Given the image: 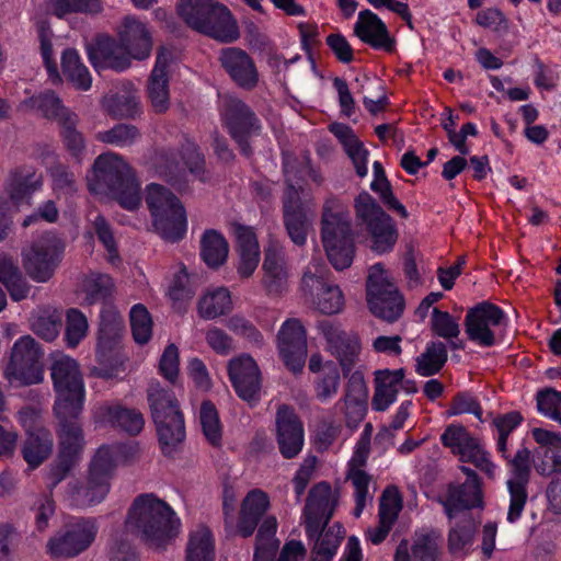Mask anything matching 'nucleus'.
Masks as SVG:
<instances>
[{"label": "nucleus", "mask_w": 561, "mask_h": 561, "mask_svg": "<svg viewBox=\"0 0 561 561\" xmlns=\"http://www.w3.org/2000/svg\"><path fill=\"white\" fill-rule=\"evenodd\" d=\"M48 8L59 19L72 13L98 14L103 9L101 0H48Z\"/></svg>", "instance_id": "obj_46"}, {"label": "nucleus", "mask_w": 561, "mask_h": 561, "mask_svg": "<svg viewBox=\"0 0 561 561\" xmlns=\"http://www.w3.org/2000/svg\"><path fill=\"white\" fill-rule=\"evenodd\" d=\"M340 369L336 363L330 360L323 366L322 374L314 382L316 396L321 402L336 394L340 386Z\"/></svg>", "instance_id": "obj_47"}, {"label": "nucleus", "mask_w": 561, "mask_h": 561, "mask_svg": "<svg viewBox=\"0 0 561 561\" xmlns=\"http://www.w3.org/2000/svg\"><path fill=\"white\" fill-rule=\"evenodd\" d=\"M268 507H270L268 495L260 489L251 490L244 497L242 505H241V510H243V511L250 513L251 515H254L261 519L265 515Z\"/></svg>", "instance_id": "obj_63"}, {"label": "nucleus", "mask_w": 561, "mask_h": 561, "mask_svg": "<svg viewBox=\"0 0 561 561\" xmlns=\"http://www.w3.org/2000/svg\"><path fill=\"white\" fill-rule=\"evenodd\" d=\"M180 158L196 180L202 183H207L210 180L209 172L206 170L205 156L196 142L185 139L181 146Z\"/></svg>", "instance_id": "obj_41"}, {"label": "nucleus", "mask_w": 561, "mask_h": 561, "mask_svg": "<svg viewBox=\"0 0 561 561\" xmlns=\"http://www.w3.org/2000/svg\"><path fill=\"white\" fill-rule=\"evenodd\" d=\"M301 287L321 313L334 314L342 310L344 296L337 285L328 284L323 277L306 272L301 279Z\"/></svg>", "instance_id": "obj_28"}, {"label": "nucleus", "mask_w": 561, "mask_h": 561, "mask_svg": "<svg viewBox=\"0 0 561 561\" xmlns=\"http://www.w3.org/2000/svg\"><path fill=\"white\" fill-rule=\"evenodd\" d=\"M344 538V529L340 523H335L330 527H324L319 536L313 537L314 546L312 554L327 557L333 559L339 550V547Z\"/></svg>", "instance_id": "obj_44"}, {"label": "nucleus", "mask_w": 561, "mask_h": 561, "mask_svg": "<svg viewBox=\"0 0 561 561\" xmlns=\"http://www.w3.org/2000/svg\"><path fill=\"white\" fill-rule=\"evenodd\" d=\"M57 400L54 412L59 420L58 455L50 465V489L65 480L80 459L84 446L82 425L78 421L84 403V383L77 360L68 355L54 359L50 367Z\"/></svg>", "instance_id": "obj_1"}, {"label": "nucleus", "mask_w": 561, "mask_h": 561, "mask_svg": "<svg viewBox=\"0 0 561 561\" xmlns=\"http://www.w3.org/2000/svg\"><path fill=\"white\" fill-rule=\"evenodd\" d=\"M176 13L193 31L219 43L231 44L240 37L230 9L216 0H179Z\"/></svg>", "instance_id": "obj_5"}, {"label": "nucleus", "mask_w": 561, "mask_h": 561, "mask_svg": "<svg viewBox=\"0 0 561 561\" xmlns=\"http://www.w3.org/2000/svg\"><path fill=\"white\" fill-rule=\"evenodd\" d=\"M114 289V280L107 274L90 273L82 280V293L88 306L111 304Z\"/></svg>", "instance_id": "obj_37"}, {"label": "nucleus", "mask_w": 561, "mask_h": 561, "mask_svg": "<svg viewBox=\"0 0 561 561\" xmlns=\"http://www.w3.org/2000/svg\"><path fill=\"white\" fill-rule=\"evenodd\" d=\"M229 244L225 236L216 229H206L201 238L199 255L213 270L224 265L228 259Z\"/></svg>", "instance_id": "obj_32"}, {"label": "nucleus", "mask_w": 561, "mask_h": 561, "mask_svg": "<svg viewBox=\"0 0 561 561\" xmlns=\"http://www.w3.org/2000/svg\"><path fill=\"white\" fill-rule=\"evenodd\" d=\"M88 328V319L84 313L77 308H70L66 314V345L70 348L77 347L85 337Z\"/></svg>", "instance_id": "obj_48"}, {"label": "nucleus", "mask_w": 561, "mask_h": 561, "mask_svg": "<svg viewBox=\"0 0 561 561\" xmlns=\"http://www.w3.org/2000/svg\"><path fill=\"white\" fill-rule=\"evenodd\" d=\"M43 186L42 174L31 164L13 168L4 181L3 187L10 201L19 206L30 203L33 195Z\"/></svg>", "instance_id": "obj_27"}, {"label": "nucleus", "mask_w": 561, "mask_h": 561, "mask_svg": "<svg viewBox=\"0 0 561 561\" xmlns=\"http://www.w3.org/2000/svg\"><path fill=\"white\" fill-rule=\"evenodd\" d=\"M49 173L53 180L54 188L71 193L76 191L75 174L62 163H56L50 167Z\"/></svg>", "instance_id": "obj_64"}, {"label": "nucleus", "mask_w": 561, "mask_h": 561, "mask_svg": "<svg viewBox=\"0 0 561 561\" xmlns=\"http://www.w3.org/2000/svg\"><path fill=\"white\" fill-rule=\"evenodd\" d=\"M538 411L561 423V392L546 388L537 393Z\"/></svg>", "instance_id": "obj_55"}, {"label": "nucleus", "mask_w": 561, "mask_h": 561, "mask_svg": "<svg viewBox=\"0 0 561 561\" xmlns=\"http://www.w3.org/2000/svg\"><path fill=\"white\" fill-rule=\"evenodd\" d=\"M59 124V135L65 149L72 159L81 162L87 149L83 134L77 129L76 121L70 116L60 119Z\"/></svg>", "instance_id": "obj_42"}, {"label": "nucleus", "mask_w": 561, "mask_h": 561, "mask_svg": "<svg viewBox=\"0 0 561 561\" xmlns=\"http://www.w3.org/2000/svg\"><path fill=\"white\" fill-rule=\"evenodd\" d=\"M199 423L207 442L214 447H219L222 439V426L218 411L210 400H205L201 404Z\"/></svg>", "instance_id": "obj_43"}, {"label": "nucleus", "mask_w": 561, "mask_h": 561, "mask_svg": "<svg viewBox=\"0 0 561 561\" xmlns=\"http://www.w3.org/2000/svg\"><path fill=\"white\" fill-rule=\"evenodd\" d=\"M167 68V60L159 54L148 82V95L157 113L165 112L170 104Z\"/></svg>", "instance_id": "obj_33"}, {"label": "nucleus", "mask_w": 561, "mask_h": 561, "mask_svg": "<svg viewBox=\"0 0 561 561\" xmlns=\"http://www.w3.org/2000/svg\"><path fill=\"white\" fill-rule=\"evenodd\" d=\"M103 416L113 427L119 428L130 436L138 435L145 425L144 416L138 410L121 404L106 405Z\"/></svg>", "instance_id": "obj_36"}, {"label": "nucleus", "mask_w": 561, "mask_h": 561, "mask_svg": "<svg viewBox=\"0 0 561 561\" xmlns=\"http://www.w3.org/2000/svg\"><path fill=\"white\" fill-rule=\"evenodd\" d=\"M533 437L539 445L534 451V457L540 459L541 456L548 457L553 448L561 446V436L558 433L536 427L531 431Z\"/></svg>", "instance_id": "obj_61"}, {"label": "nucleus", "mask_w": 561, "mask_h": 561, "mask_svg": "<svg viewBox=\"0 0 561 561\" xmlns=\"http://www.w3.org/2000/svg\"><path fill=\"white\" fill-rule=\"evenodd\" d=\"M353 31L360 42L375 50H383L389 54L396 50V38L391 36L386 23L369 9L358 13Z\"/></svg>", "instance_id": "obj_24"}, {"label": "nucleus", "mask_w": 561, "mask_h": 561, "mask_svg": "<svg viewBox=\"0 0 561 561\" xmlns=\"http://www.w3.org/2000/svg\"><path fill=\"white\" fill-rule=\"evenodd\" d=\"M283 221L290 240L298 247L307 242L312 216L299 194L290 191L283 198Z\"/></svg>", "instance_id": "obj_25"}, {"label": "nucleus", "mask_w": 561, "mask_h": 561, "mask_svg": "<svg viewBox=\"0 0 561 561\" xmlns=\"http://www.w3.org/2000/svg\"><path fill=\"white\" fill-rule=\"evenodd\" d=\"M54 437L47 428H28L21 453L30 470L38 468L53 453Z\"/></svg>", "instance_id": "obj_29"}, {"label": "nucleus", "mask_w": 561, "mask_h": 561, "mask_svg": "<svg viewBox=\"0 0 561 561\" xmlns=\"http://www.w3.org/2000/svg\"><path fill=\"white\" fill-rule=\"evenodd\" d=\"M145 201L157 233L169 242L181 241L187 231V218L180 198L164 185L150 183Z\"/></svg>", "instance_id": "obj_6"}, {"label": "nucleus", "mask_w": 561, "mask_h": 561, "mask_svg": "<svg viewBox=\"0 0 561 561\" xmlns=\"http://www.w3.org/2000/svg\"><path fill=\"white\" fill-rule=\"evenodd\" d=\"M519 412L512 411L493 420V424L499 431L497 448L501 453L506 450V439L510 433L522 422Z\"/></svg>", "instance_id": "obj_60"}, {"label": "nucleus", "mask_w": 561, "mask_h": 561, "mask_svg": "<svg viewBox=\"0 0 561 561\" xmlns=\"http://www.w3.org/2000/svg\"><path fill=\"white\" fill-rule=\"evenodd\" d=\"M179 348L173 344H169L160 358L159 373L171 383H174L179 376Z\"/></svg>", "instance_id": "obj_59"}, {"label": "nucleus", "mask_w": 561, "mask_h": 561, "mask_svg": "<svg viewBox=\"0 0 561 561\" xmlns=\"http://www.w3.org/2000/svg\"><path fill=\"white\" fill-rule=\"evenodd\" d=\"M403 506L402 495L397 486H387L379 501L378 517L391 524L398 519Z\"/></svg>", "instance_id": "obj_52"}, {"label": "nucleus", "mask_w": 561, "mask_h": 561, "mask_svg": "<svg viewBox=\"0 0 561 561\" xmlns=\"http://www.w3.org/2000/svg\"><path fill=\"white\" fill-rule=\"evenodd\" d=\"M347 479L351 480L354 486V501L355 507L353 515L359 517L366 507L369 497V483L371 477L363 469L355 468L347 470Z\"/></svg>", "instance_id": "obj_49"}, {"label": "nucleus", "mask_w": 561, "mask_h": 561, "mask_svg": "<svg viewBox=\"0 0 561 561\" xmlns=\"http://www.w3.org/2000/svg\"><path fill=\"white\" fill-rule=\"evenodd\" d=\"M444 538L438 529H427L415 533L410 558L412 561H440Z\"/></svg>", "instance_id": "obj_34"}, {"label": "nucleus", "mask_w": 561, "mask_h": 561, "mask_svg": "<svg viewBox=\"0 0 561 561\" xmlns=\"http://www.w3.org/2000/svg\"><path fill=\"white\" fill-rule=\"evenodd\" d=\"M96 533L98 527L93 519L79 518L66 524L62 530L48 540L47 551L54 559L73 558L91 546Z\"/></svg>", "instance_id": "obj_13"}, {"label": "nucleus", "mask_w": 561, "mask_h": 561, "mask_svg": "<svg viewBox=\"0 0 561 561\" xmlns=\"http://www.w3.org/2000/svg\"><path fill=\"white\" fill-rule=\"evenodd\" d=\"M89 186L92 192L108 195L128 211L140 206V184L134 170L118 154L102 153L94 160Z\"/></svg>", "instance_id": "obj_4"}, {"label": "nucleus", "mask_w": 561, "mask_h": 561, "mask_svg": "<svg viewBox=\"0 0 561 561\" xmlns=\"http://www.w3.org/2000/svg\"><path fill=\"white\" fill-rule=\"evenodd\" d=\"M346 154L352 160L356 174L359 178H365L368 173V156L369 151L365 148L364 144L355 135L352 139L343 145Z\"/></svg>", "instance_id": "obj_57"}, {"label": "nucleus", "mask_w": 561, "mask_h": 561, "mask_svg": "<svg viewBox=\"0 0 561 561\" xmlns=\"http://www.w3.org/2000/svg\"><path fill=\"white\" fill-rule=\"evenodd\" d=\"M232 309L230 291L226 287H219L203 296L198 301V312L207 320L227 314Z\"/></svg>", "instance_id": "obj_40"}, {"label": "nucleus", "mask_w": 561, "mask_h": 561, "mask_svg": "<svg viewBox=\"0 0 561 561\" xmlns=\"http://www.w3.org/2000/svg\"><path fill=\"white\" fill-rule=\"evenodd\" d=\"M129 322L134 341L139 345L147 344L152 336V318L142 304H136L129 312Z\"/></svg>", "instance_id": "obj_45"}, {"label": "nucleus", "mask_w": 561, "mask_h": 561, "mask_svg": "<svg viewBox=\"0 0 561 561\" xmlns=\"http://www.w3.org/2000/svg\"><path fill=\"white\" fill-rule=\"evenodd\" d=\"M218 60L231 81L245 91L253 90L260 80V75L253 58L240 47H225L220 50Z\"/></svg>", "instance_id": "obj_21"}, {"label": "nucleus", "mask_w": 561, "mask_h": 561, "mask_svg": "<svg viewBox=\"0 0 561 561\" xmlns=\"http://www.w3.org/2000/svg\"><path fill=\"white\" fill-rule=\"evenodd\" d=\"M466 474L463 483H450L443 501L444 510L449 519L471 508L481 507L483 503L481 480L477 472L469 467L461 466Z\"/></svg>", "instance_id": "obj_17"}, {"label": "nucleus", "mask_w": 561, "mask_h": 561, "mask_svg": "<svg viewBox=\"0 0 561 561\" xmlns=\"http://www.w3.org/2000/svg\"><path fill=\"white\" fill-rule=\"evenodd\" d=\"M354 208L357 219L365 226L369 236L371 251L378 255L390 253L399 238L392 217L366 191L357 195Z\"/></svg>", "instance_id": "obj_9"}, {"label": "nucleus", "mask_w": 561, "mask_h": 561, "mask_svg": "<svg viewBox=\"0 0 561 561\" xmlns=\"http://www.w3.org/2000/svg\"><path fill=\"white\" fill-rule=\"evenodd\" d=\"M366 291L369 310L374 316L390 323L401 317L404 310V299L391 285L376 282L369 276Z\"/></svg>", "instance_id": "obj_22"}, {"label": "nucleus", "mask_w": 561, "mask_h": 561, "mask_svg": "<svg viewBox=\"0 0 561 561\" xmlns=\"http://www.w3.org/2000/svg\"><path fill=\"white\" fill-rule=\"evenodd\" d=\"M139 135V129L136 126L121 123L106 131L99 133L98 139L101 142L123 148L131 146Z\"/></svg>", "instance_id": "obj_51"}, {"label": "nucleus", "mask_w": 561, "mask_h": 561, "mask_svg": "<svg viewBox=\"0 0 561 561\" xmlns=\"http://www.w3.org/2000/svg\"><path fill=\"white\" fill-rule=\"evenodd\" d=\"M123 321L114 305L104 304L100 311L98 352L105 354L116 348L119 342Z\"/></svg>", "instance_id": "obj_31"}, {"label": "nucleus", "mask_w": 561, "mask_h": 561, "mask_svg": "<svg viewBox=\"0 0 561 561\" xmlns=\"http://www.w3.org/2000/svg\"><path fill=\"white\" fill-rule=\"evenodd\" d=\"M530 450L523 447L517 450L511 461L515 477L507 482L511 495L507 519L511 523L515 522L520 516L527 501L526 485L530 476Z\"/></svg>", "instance_id": "obj_26"}, {"label": "nucleus", "mask_w": 561, "mask_h": 561, "mask_svg": "<svg viewBox=\"0 0 561 561\" xmlns=\"http://www.w3.org/2000/svg\"><path fill=\"white\" fill-rule=\"evenodd\" d=\"M431 323L433 332L439 337L449 340L457 337L460 333L459 324L450 313L438 308L433 309Z\"/></svg>", "instance_id": "obj_56"}, {"label": "nucleus", "mask_w": 561, "mask_h": 561, "mask_svg": "<svg viewBox=\"0 0 561 561\" xmlns=\"http://www.w3.org/2000/svg\"><path fill=\"white\" fill-rule=\"evenodd\" d=\"M151 45V36L146 24L134 16H125L118 41L107 34H98L85 45V51L95 71L123 72L130 67L131 59L148 58Z\"/></svg>", "instance_id": "obj_2"}, {"label": "nucleus", "mask_w": 561, "mask_h": 561, "mask_svg": "<svg viewBox=\"0 0 561 561\" xmlns=\"http://www.w3.org/2000/svg\"><path fill=\"white\" fill-rule=\"evenodd\" d=\"M465 332L471 342L491 346V299L470 308L465 318Z\"/></svg>", "instance_id": "obj_30"}, {"label": "nucleus", "mask_w": 561, "mask_h": 561, "mask_svg": "<svg viewBox=\"0 0 561 561\" xmlns=\"http://www.w3.org/2000/svg\"><path fill=\"white\" fill-rule=\"evenodd\" d=\"M277 348L285 367L293 374L302 371L307 358L306 330L298 319L283 322L277 333Z\"/></svg>", "instance_id": "obj_15"}, {"label": "nucleus", "mask_w": 561, "mask_h": 561, "mask_svg": "<svg viewBox=\"0 0 561 561\" xmlns=\"http://www.w3.org/2000/svg\"><path fill=\"white\" fill-rule=\"evenodd\" d=\"M320 329L328 342L331 354L339 360L344 377H347L352 373L360 352L358 337L355 334L340 330L330 321L321 322Z\"/></svg>", "instance_id": "obj_23"}, {"label": "nucleus", "mask_w": 561, "mask_h": 561, "mask_svg": "<svg viewBox=\"0 0 561 561\" xmlns=\"http://www.w3.org/2000/svg\"><path fill=\"white\" fill-rule=\"evenodd\" d=\"M228 377L237 396L254 405L260 401L262 378L256 362L247 354L229 360Z\"/></svg>", "instance_id": "obj_16"}, {"label": "nucleus", "mask_w": 561, "mask_h": 561, "mask_svg": "<svg viewBox=\"0 0 561 561\" xmlns=\"http://www.w3.org/2000/svg\"><path fill=\"white\" fill-rule=\"evenodd\" d=\"M148 402L161 451L167 457H173L185 438L184 415L179 401L172 390L151 387Z\"/></svg>", "instance_id": "obj_7"}, {"label": "nucleus", "mask_w": 561, "mask_h": 561, "mask_svg": "<svg viewBox=\"0 0 561 561\" xmlns=\"http://www.w3.org/2000/svg\"><path fill=\"white\" fill-rule=\"evenodd\" d=\"M185 561H215L214 536L207 526L191 531L185 549Z\"/></svg>", "instance_id": "obj_38"}, {"label": "nucleus", "mask_w": 561, "mask_h": 561, "mask_svg": "<svg viewBox=\"0 0 561 561\" xmlns=\"http://www.w3.org/2000/svg\"><path fill=\"white\" fill-rule=\"evenodd\" d=\"M129 448L123 445H102L91 459L85 486L78 491L89 504L102 502L111 489V480L117 466V459L125 456Z\"/></svg>", "instance_id": "obj_11"}, {"label": "nucleus", "mask_w": 561, "mask_h": 561, "mask_svg": "<svg viewBox=\"0 0 561 561\" xmlns=\"http://www.w3.org/2000/svg\"><path fill=\"white\" fill-rule=\"evenodd\" d=\"M61 70L66 80L79 91H89L92 76L76 48H66L61 54Z\"/></svg>", "instance_id": "obj_35"}, {"label": "nucleus", "mask_w": 561, "mask_h": 561, "mask_svg": "<svg viewBox=\"0 0 561 561\" xmlns=\"http://www.w3.org/2000/svg\"><path fill=\"white\" fill-rule=\"evenodd\" d=\"M465 413L473 414L479 420H482L483 411L477 397L467 391L456 393L447 410L449 416Z\"/></svg>", "instance_id": "obj_54"}, {"label": "nucleus", "mask_w": 561, "mask_h": 561, "mask_svg": "<svg viewBox=\"0 0 561 561\" xmlns=\"http://www.w3.org/2000/svg\"><path fill=\"white\" fill-rule=\"evenodd\" d=\"M448 358L446 345L440 341H431L425 351L416 357L415 371L423 377L434 376L440 371Z\"/></svg>", "instance_id": "obj_39"}, {"label": "nucleus", "mask_w": 561, "mask_h": 561, "mask_svg": "<svg viewBox=\"0 0 561 561\" xmlns=\"http://www.w3.org/2000/svg\"><path fill=\"white\" fill-rule=\"evenodd\" d=\"M477 531V525L473 520L467 519L453 526L448 533V550L451 554H457L466 548L471 547Z\"/></svg>", "instance_id": "obj_50"}, {"label": "nucleus", "mask_w": 561, "mask_h": 561, "mask_svg": "<svg viewBox=\"0 0 561 561\" xmlns=\"http://www.w3.org/2000/svg\"><path fill=\"white\" fill-rule=\"evenodd\" d=\"M440 442L444 447L458 455L460 461L470 462L491 476V462L488 461L486 454L463 425L456 423L447 425L440 435Z\"/></svg>", "instance_id": "obj_18"}, {"label": "nucleus", "mask_w": 561, "mask_h": 561, "mask_svg": "<svg viewBox=\"0 0 561 561\" xmlns=\"http://www.w3.org/2000/svg\"><path fill=\"white\" fill-rule=\"evenodd\" d=\"M276 442L280 455L285 459L295 458L305 444V430L294 408L282 404L276 411Z\"/></svg>", "instance_id": "obj_20"}, {"label": "nucleus", "mask_w": 561, "mask_h": 561, "mask_svg": "<svg viewBox=\"0 0 561 561\" xmlns=\"http://www.w3.org/2000/svg\"><path fill=\"white\" fill-rule=\"evenodd\" d=\"M229 329L239 336H242L248 342L256 347H262L264 343L263 334L248 319L239 316L230 318L228 323Z\"/></svg>", "instance_id": "obj_58"}, {"label": "nucleus", "mask_w": 561, "mask_h": 561, "mask_svg": "<svg viewBox=\"0 0 561 561\" xmlns=\"http://www.w3.org/2000/svg\"><path fill=\"white\" fill-rule=\"evenodd\" d=\"M325 43L340 62L350 64L354 60L353 47L342 33L329 34Z\"/></svg>", "instance_id": "obj_62"}, {"label": "nucleus", "mask_w": 561, "mask_h": 561, "mask_svg": "<svg viewBox=\"0 0 561 561\" xmlns=\"http://www.w3.org/2000/svg\"><path fill=\"white\" fill-rule=\"evenodd\" d=\"M43 351L31 336L24 335L13 344L5 374L22 385H36L43 380Z\"/></svg>", "instance_id": "obj_12"}, {"label": "nucleus", "mask_w": 561, "mask_h": 561, "mask_svg": "<svg viewBox=\"0 0 561 561\" xmlns=\"http://www.w3.org/2000/svg\"><path fill=\"white\" fill-rule=\"evenodd\" d=\"M221 121L231 139L237 144L240 154L251 158L254 150L250 139L261 134L262 123L255 112L241 99L229 98L224 102Z\"/></svg>", "instance_id": "obj_10"}, {"label": "nucleus", "mask_w": 561, "mask_h": 561, "mask_svg": "<svg viewBox=\"0 0 561 561\" xmlns=\"http://www.w3.org/2000/svg\"><path fill=\"white\" fill-rule=\"evenodd\" d=\"M128 523L147 545L156 549L170 545L181 528V520L171 505L153 493L135 497L128 511Z\"/></svg>", "instance_id": "obj_3"}, {"label": "nucleus", "mask_w": 561, "mask_h": 561, "mask_svg": "<svg viewBox=\"0 0 561 561\" xmlns=\"http://www.w3.org/2000/svg\"><path fill=\"white\" fill-rule=\"evenodd\" d=\"M331 491L330 483L321 481L316 483L308 493L304 508L305 531L308 539L319 536L333 516Z\"/></svg>", "instance_id": "obj_19"}, {"label": "nucleus", "mask_w": 561, "mask_h": 561, "mask_svg": "<svg viewBox=\"0 0 561 561\" xmlns=\"http://www.w3.org/2000/svg\"><path fill=\"white\" fill-rule=\"evenodd\" d=\"M106 107L110 115L117 118H134L138 113L136 98L130 94H113L107 99Z\"/></svg>", "instance_id": "obj_53"}, {"label": "nucleus", "mask_w": 561, "mask_h": 561, "mask_svg": "<svg viewBox=\"0 0 561 561\" xmlns=\"http://www.w3.org/2000/svg\"><path fill=\"white\" fill-rule=\"evenodd\" d=\"M65 243L55 236H46L35 241L24 254V267L28 276L38 283L51 278L62 260Z\"/></svg>", "instance_id": "obj_14"}, {"label": "nucleus", "mask_w": 561, "mask_h": 561, "mask_svg": "<svg viewBox=\"0 0 561 561\" xmlns=\"http://www.w3.org/2000/svg\"><path fill=\"white\" fill-rule=\"evenodd\" d=\"M321 239L335 270L343 271L351 266L355 254L352 224L348 214L337 209L335 201H327L323 205Z\"/></svg>", "instance_id": "obj_8"}]
</instances>
